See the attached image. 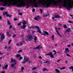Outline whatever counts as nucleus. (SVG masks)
<instances>
[{"instance_id": "864d4df0", "label": "nucleus", "mask_w": 73, "mask_h": 73, "mask_svg": "<svg viewBox=\"0 0 73 73\" xmlns=\"http://www.w3.org/2000/svg\"><path fill=\"white\" fill-rule=\"evenodd\" d=\"M21 69L22 70H24V67H22L21 68Z\"/></svg>"}, {"instance_id": "e433bc0d", "label": "nucleus", "mask_w": 73, "mask_h": 73, "mask_svg": "<svg viewBox=\"0 0 73 73\" xmlns=\"http://www.w3.org/2000/svg\"><path fill=\"white\" fill-rule=\"evenodd\" d=\"M16 45H17V46H20V45L19 43H17L16 44Z\"/></svg>"}, {"instance_id": "f3484780", "label": "nucleus", "mask_w": 73, "mask_h": 73, "mask_svg": "<svg viewBox=\"0 0 73 73\" xmlns=\"http://www.w3.org/2000/svg\"><path fill=\"white\" fill-rule=\"evenodd\" d=\"M54 17L55 18H56L57 19H58V18H61V17L58 15H55V16Z\"/></svg>"}, {"instance_id": "e2e57ef3", "label": "nucleus", "mask_w": 73, "mask_h": 73, "mask_svg": "<svg viewBox=\"0 0 73 73\" xmlns=\"http://www.w3.org/2000/svg\"><path fill=\"white\" fill-rule=\"evenodd\" d=\"M61 61L60 60H58V61H57V62H59V61Z\"/></svg>"}, {"instance_id": "4c0bfd02", "label": "nucleus", "mask_w": 73, "mask_h": 73, "mask_svg": "<svg viewBox=\"0 0 73 73\" xmlns=\"http://www.w3.org/2000/svg\"><path fill=\"white\" fill-rule=\"evenodd\" d=\"M20 46H21V45H22L23 44V42H21L20 43Z\"/></svg>"}, {"instance_id": "aec40b11", "label": "nucleus", "mask_w": 73, "mask_h": 73, "mask_svg": "<svg viewBox=\"0 0 73 73\" xmlns=\"http://www.w3.org/2000/svg\"><path fill=\"white\" fill-rule=\"evenodd\" d=\"M43 32L44 33L45 35H49V33H48L47 32H46V31H43Z\"/></svg>"}, {"instance_id": "4468645a", "label": "nucleus", "mask_w": 73, "mask_h": 73, "mask_svg": "<svg viewBox=\"0 0 73 73\" xmlns=\"http://www.w3.org/2000/svg\"><path fill=\"white\" fill-rule=\"evenodd\" d=\"M16 62L14 63V64H11V66L13 68L15 66V65H16Z\"/></svg>"}, {"instance_id": "f704fd0d", "label": "nucleus", "mask_w": 73, "mask_h": 73, "mask_svg": "<svg viewBox=\"0 0 73 73\" xmlns=\"http://www.w3.org/2000/svg\"><path fill=\"white\" fill-rule=\"evenodd\" d=\"M35 28V26L34 27V26H33V27H29V28L30 29H31V28Z\"/></svg>"}, {"instance_id": "3c124183", "label": "nucleus", "mask_w": 73, "mask_h": 73, "mask_svg": "<svg viewBox=\"0 0 73 73\" xmlns=\"http://www.w3.org/2000/svg\"><path fill=\"white\" fill-rule=\"evenodd\" d=\"M47 62H48V61H47L46 62H44V64H46V63H47Z\"/></svg>"}, {"instance_id": "37998d69", "label": "nucleus", "mask_w": 73, "mask_h": 73, "mask_svg": "<svg viewBox=\"0 0 73 73\" xmlns=\"http://www.w3.org/2000/svg\"><path fill=\"white\" fill-rule=\"evenodd\" d=\"M70 46H71V44H68L67 45V46H68V47H70Z\"/></svg>"}, {"instance_id": "4d7b16f0", "label": "nucleus", "mask_w": 73, "mask_h": 73, "mask_svg": "<svg viewBox=\"0 0 73 73\" xmlns=\"http://www.w3.org/2000/svg\"><path fill=\"white\" fill-rule=\"evenodd\" d=\"M47 64L48 65H50V62H49V61H48V62Z\"/></svg>"}, {"instance_id": "8fccbe9b", "label": "nucleus", "mask_w": 73, "mask_h": 73, "mask_svg": "<svg viewBox=\"0 0 73 73\" xmlns=\"http://www.w3.org/2000/svg\"><path fill=\"white\" fill-rule=\"evenodd\" d=\"M41 35H43V36H45V34L44 33H42L41 34Z\"/></svg>"}, {"instance_id": "052dcab7", "label": "nucleus", "mask_w": 73, "mask_h": 73, "mask_svg": "<svg viewBox=\"0 0 73 73\" xmlns=\"http://www.w3.org/2000/svg\"><path fill=\"white\" fill-rule=\"evenodd\" d=\"M0 19L2 20V17L1 16H0Z\"/></svg>"}, {"instance_id": "7c9ffc66", "label": "nucleus", "mask_w": 73, "mask_h": 73, "mask_svg": "<svg viewBox=\"0 0 73 73\" xmlns=\"http://www.w3.org/2000/svg\"><path fill=\"white\" fill-rule=\"evenodd\" d=\"M7 24L8 25H11V23H10V22L9 21H7Z\"/></svg>"}, {"instance_id": "a878e982", "label": "nucleus", "mask_w": 73, "mask_h": 73, "mask_svg": "<svg viewBox=\"0 0 73 73\" xmlns=\"http://www.w3.org/2000/svg\"><path fill=\"white\" fill-rule=\"evenodd\" d=\"M40 48H41V47H40V46H38L36 48V49H40Z\"/></svg>"}, {"instance_id": "2eb2a0df", "label": "nucleus", "mask_w": 73, "mask_h": 73, "mask_svg": "<svg viewBox=\"0 0 73 73\" xmlns=\"http://www.w3.org/2000/svg\"><path fill=\"white\" fill-rule=\"evenodd\" d=\"M71 31V30H70V28H68L67 29L66 31V32H70Z\"/></svg>"}, {"instance_id": "ddd939ff", "label": "nucleus", "mask_w": 73, "mask_h": 73, "mask_svg": "<svg viewBox=\"0 0 73 73\" xmlns=\"http://www.w3.org/2000/svg\"><path fill=\"white\" fill-rule=\"evenodd\" d=\"M28 38L29 40H31V39H32L33 38H32V37L31 35H29L28 37Z\"/></svg>"}, {"instance_id": "09e8293b", "label": "nucleus", "mask_w": 73, "mask_h": 73, "mask_svg": "<svg viewBox=\"0 0 73 73\" xmlns=\"http://www.w3.org/2000/svg\"><path fill=\"white\" fill-rule=\"evenodd\" d=\"M22 50H19V51L18 52V53H20V52H22Z\"/></svg>"}, {"instance_id": "774afa93", "label": "nucleus", "mask_w": 73, "mask_h": 73, "mask_svg": "<svg viewBox=\"0 0 73 73\" xmlns=\"http://www.w3.org/2000/svg\"><path fill=\"white\" fill-rule=\"evenodd\" d=\"M5 71H3V72H2L1 73H5Z\"/></svg>"}, {"instance_id": "9d476101", "label": "nucleus", "mask_w": 73, "mask_h": 73, "mask_svg": "<svg viewBox=\"0 0 73 73\" xmlns=\"http://www.w3.org/2000/svg\"><path fill=\"white\" fill-rule=\"evenodd\" d=\"M47 14L43 15V17H46V16H49L50 15V14H49L48 12H47Z\"/></svg>"}, {"instance_id": "0e129e2a", "label": "nucleus", "mask_w": 73, "mask_h": 73, "mask_svg": "<svg viewBox=\"0 0 73 73\" xmlns=\"http://www.w3.org/2000/svg\"><path fill=\"white\" fill-rule=\"evenodd\" d=\"M39 58H42V57L41 56H39L38 57Z\"/></svg>"}, {"instance_id": "bb28decb", "label": "nucleus", "mask_w": 73, "mask_h": 73, "mask_svg": "<svg viewBox=\"0 0 73 73\" xmlns=\"http://www.w3.org/2000/svg\"><path fill=\"white\" fill-rule=\"evenodd\" d=\"M37 32L39 33H40V34H41V31H40V29H38L37 31Z\"/></svg>"}, {"instance_id": "69168bd1", "label": "nucleus", "mask_w": 73, "mask_h": 73, "mask_svg": "<svg viewBox=\"0 0 73 73\" xmlns=\"http://www.w3.org/2000/svg\"><path fill=\"white\" fill-rule=\"evenodd\" d=\"M4 54V53H3L0 52V54Z\"/></svg>"}, {"instance_id": "a211bd4d", "label": "nucleus", "mask_w": 73, "mask_h": 73, "mask_svg": "<svg viewBox=\"0 0 73 73\" xmlns=\"http://www.w3.org/2000/svg\"><path fill=\"white\" fill-rule=\"evenodd\" d=\"M55 70V71H56V72H57V73H60V71L56 69Z\"/></svg>"}, {"instance_id": "680f3d73", "label": "nucleus", "mask_w": 73, "mask_h": 73, "mask_svg": "<svg viewBox=\"0 0 73 73\" xmlns=\"http://www.w3.org/2000/svg\"><path fill=\"white\" fill-rule=\"evenodd\" d=\"M16 36V35H14L13 36V37H15Z\"/></svg>"}, {"instance_id": "4be33fe9", "label": "nucleus", "mask_w": 73, "mask_h": 73, "mask_svg": "<svg viewBox=\"0 0 73 73\" xmlns=\"http://www.w3.org/2000/svg\"><path fill=\"white\" fill-rule=\"evenodd\" d=\"M54 35H52L51 36V38L52 40H54Z\"/></svg>"}, {"instance_id": "2f4dec72", "label": "nucleus", "mask_w": 73, "mask_h": 73, "mask_svg": "<svg viewBox=\"0 0 73 73\" xmlns=\"http://www.w3.org/2000/svg\"><path fill=\"white\" fill-rule=\"evenodd\" d=\"M43 71H46V70H47V71L48 70L46 69V68H43Z\"/></svg>"}, {"instance_id": "393cba45", "label": "nucleus", "mask_w": 73, "mask_h": 73, "mask_svg": "<svg viewBox=\"0 0 73 73\" xmlns=\"http://www.w3.org/2000/svg\"><path fill=\"white\" fill-rule=\"evenodd\" d=\"M69 69H72V71H73V66L69 67Z\"/></svg>"}, {"instance_id": "f8f14e48", "label": "nucleus", "mask_w": 73, "mask_h": 73, "mask_svg": "<svg viewBox=\"0 0 73 73\" xmlns=\"http://www.w3.org/2000/svg\"><path fill=\"white\" fill-rule=\"evenodd\" d=\"M37 36H35L34 38V42L35 43L37 42V41H36L37 40Z\"/></svg>"}, {"instance_id": "412c9836", "label": "nucleus", "mask_w": 73, "mask_h": 73, "mask_svg": "<svg viewBox=\"0 0 73 73\" xmlns=\"http://www.w3.org/2000/svg\"><path fill=\"white\" fill-rule=\"evenodd\" d=\"M56 32H57V33L58 35L59 36H60V37H62V36L60 34V33H59L58 32V31H57V30H56Z\"/></svg>"}, {"instance_id": "c85d7f7f", "label": "nucleus", "mask_w": 73, "mask_h": 73, "mask_svg": "<svg viewBox=\"0 0 73 73\" xmlns=\"http://www.w3.org/2000/svg\"><path fill=\"white\" fill-rule=\"evenodd\" d=\"M59 5H60V7H59V8H62V5L61 4H60Z\"/></svg>"}, {"instance_id": "c756f323", "label": "nucleus", "mask_w": 73, "mask_h": 73, "mask_svg": "<svg viewBox=\"0 0 73 73\" xmlns=\"http://www.w3.org/2000/svg\"><path fill=\"white\" fill-rule=\"evenodd\" d=\"M63 27L64 28H65V29L67 28V26L66 25H64Z\"/></svg>"}, {"instance_id": "9b49d317", "label": "nucleus", "mask_w": 73, "mask_h": 73, "mask_svg": "<svg viewBox=\"0 0 73 73\" xmlns=\"http://www.w3.org/2000/svg\"><path fill=\"white\" fill-rule=\"evenodd\" d=\"M65 53H67V52H69V49L68 48H66L65 49Z\"/></svg>"}, {"instance_id": "49530a36", "label": "nucleus", "mask_w": 73, "mask_h": 73, "mask_svg": "<svg viewBox=\"0 0 73 73\" xmlns=\"http://www.w3.org/2000/svg\"><path fill=\"white\" fill-rule=\"evenodd\" d=\"M40 13H42V9H40Z\"/></svg>"}, {"instance_id": "20e7f679", "label": "nucleus", "mask_w": 73, "mask_h": 73, "mask_svg": "<svg viewBox=\"0 0 73 73\" xmlns=\"http://www.w3.org/2000/svg\"><path fill=\"white\" fill-rule=\"evenodd\" d=\"M27 23V22L25 21H24L23 22V25L21 27L22 29H25V28L26 27V26L25 25V24Z\"/></svg>"}, {"instance_id": "423d86ee", "label": "nucleus", "mask_w": 73, "mask_h": 73, "mask_svg": "<svg viewBox=\"0 0 73 73\" xmlns=\"http://www.w3.org/2000/svg\"><path fill=\"white\" fill-rule=\"evenodd\" d=\"M5 38V35H4V34L3 33L1 35V37L0 38L1 40H4V39Z\"/></svg>"}, {"instance_id": "cd10ccee", "label": "nucleus", "mask_w": 73, "mask_h": 73, "mask_svg": "<svg viewBox=\"0 0 73 73\" xmlns=\"http://www.w3.org/2000/svg\"><path fill=\"white\" fill-rule=\"evenodd\" d=\"M11 41H12V40H9V42H8V44H11Z\"/></svg>"}, {"instance_id": "f257e3e1", "label": "nucleus", "mask_w": 73, "mask_h": 73, "mask_svg": "<svg viewBox=\"0 0 73 73\" xmlns=\"http://www.w3.org/2000/svg\"><path fill=\"white\" fill-rule=\"evenodd\" d=\"M37 0H34L33 2V4L35 7H38L39 4H42L44 7H49V5L53 4L56 5L57 3H61L62 0H38V3L36 2Z\"/></svg>"}, {"instance_id": "0eeeda50", "label": "nucleus", "mask_w": 73, "mask_h": 73, "mask_svg": "<svg viewBox=\"0 0 73 73\" xmlns=\"http://www.w3.org/2000/svg\"><path fill=\"white\" fill-rule=\"evenodd\" d=\"M16 56L17 57H19V58L20 59V60H22V59L23 58V57L21 56V55L19 54H17Z\"/></svg>"}, {"instance_id": "603ef678", "label": "nucleus", "mask_w": 73, "mask_h": 73, "mask_svg": "<svg viewBox=\"0 0 73 73\" xmlns=\"http://www.w3.org/2000/svg\"><path fill=\"white\" fill-rule=\"evenodd\" d=\"M29 8V6L28 5L27 7H26V8Z\"/></svg>"}, {"instance_id": "13d9d810", "label": "nucleus", "mask_w": 73, "mask_h": 73, "mask_svg": "<svg viewBox=\"0 0 73 73\" xmlns=\"http://www.w3.org/2000/svg\"><path fill=\"white\" fill-rule=\"evenodd\" d=\"M33 12H34L35 11V9H33L32 10Z\"/></svg>"}, {"instance_id": "338daca9", "label": "nucleus", "mask_w": 73, "mask_h": 73, "mask_svg": "<svg viewBox=\"0 0 73 73\" xmlns=\"http://www.w3.org/2000/svg\"><path fill=\"white\" fill-rule=\"evenodd\" d=\"M70 16L71 17H73V15H71V14H70Z\"/></svg>"}, {"instance_id": "c03bdc74", "label": "nucleus", "mask_w": 73, "mask_h": 73, "mask_svg": "<svg viewBox=\"0 0 73 73\" xmlns=\"http://www.w3.org/2000/svg\"><path fill=\"white\" fill-rule=\"evenodd\" d=\"M37 69V68L36 67H34L33 68V70H34L35 69Z\"/></svg>"}, {"instance_id": "79ce46f5", "label": "nucleus", "mask_w": 73, "mask_h": 73, "mask_svg": "<svg viewBox=\"0 0 73 73\" xmlns=\"http://www.w3.org/2000/svg\"><path fill=\"white\" fill-rule=\"evenodd\" d=\"M66 56H69V57H70V55H69V54H66Z\"/></svg>"}, {"instance_id": "a18cd8bd", "label": "nucleus", "mask_w": 73, "mask_h": 73, "mask_svg": "<svg viewBox=\"0 0 73 73\" xmlns=\"http://www.w3.org/2000/svg\"><path fill=\"white\" fill-rule=\"evenodd\" d=\"M31 1H32L31 0H28V2L29 3H31Z\"/></svg>"}, {"instance_id": "de8ad7c7", "label": "nucleus", "mask_w": 73, "mask_h": 73, "mask_svg": "<svg viewBox=\"0 0 73 73\" xmlns=\"http://www.w3.org/2000/svg\"><path fill=\"white\" fill-rule=\"evenodd\" d=\"M58 25H59V26H61V25H62V24L59 23L58 24Z\"/></svg>"}, {"instance_id": "a19ab883", "label": "nucleus", "mask_w": 73, "mask_h": 73, "mask_svg": "<svg viewBox=\"0 0 73 73\" xmlns=\"http://www.w3.org/2000/svg\"><path fill=\"white\" fill-rule=\"evenodd\" d=\"M9 50H11V49H12V47H9Z\"/></svg>"}, {"instance_id": "5701e85b", "label": "nucleus", "mask_w": 73, "mask_h": 73, "mask_svg": "<svg viewBox=\"0 0 73 73\" xmlns=\"http://www.w3.org/2000/svg\"><path fill=\"white\" fill-rule=\"evenodd\" d=\"M12 16L11 15H10L9 14H7L6 15V17H11Z\"/></svg>"}, {"instance_id": "b1692460", "label": "nucleus", "mask_w": 73, "mask_h": 73, "mask_svg": "<svg viewBox=\"0 0 73 73\" xmlns=\"http://www.w3.org/2000/svg\"><path fill=\"white\" fill-rule=\"evenodd\" d=\"M35 28H36V29H37L38 30V29H40V27L38 26H35Z\"/></svg>"}, {"instance_id": "1a4fd4ad", "label": "nucleus", "mask_w": 73, "mask_h": 73, "mask_svg": "<svg viewBox=\"0 0 73 73\" xmlns=\"http://www.w3.org/2000/svg\"><path fill=\"white\" fill-rule=\"evenodd\" d=\"M40 19V17L39 16H37L35 17L34 19L36 20H38V19Z\"/></svg>"}, {"instance_id": "39448f33", "label": "nucleus", "mask_w": 73, "mask_h": 73, "mask_svg": "<svg viewBox=\"0 0 73 73\" xmlns=\"http://www.w3.org/2000/svg\"><path fill=\"white\" fill-rule=\"evenodd\" d=\"M24 59L25 60V61L23 62V63H25L27 61H28V58H27L26 56L24 57Z\"/></svg>"}, {"instance_id": "ea45409f", "label": "nucleus", "mask_w": 73, "mask_h": 73, "mask_svg": "<svg viewBox=\"0 0 73 73\" xmlns=\"http://www.w3.org/2000/svg\"><path fill=\"white\" fill-rule=\"evenodd\" d=\"M68 22L70 23H72V24L73 23V22H72L70 21H68Z\"/></svg>"}, {"instance_id": "dca6fc26", "label": "nucleus", "mask_w": 73, "mask_h": 73, "mask_svg": "<svg viewBox=\"0 0 73 73\" xmlns=\"http://www.w3.org/2000/svg\"><path fill=\"white\" fill-rule=\"evenodd\" d=\"M8 65H6L5 66H4V67H3L2 68L3 69H4L5 68V69H7L8 68Z\"/></svg>"}, {"instance_id": "6ab92c4d", "label": "nucleus", "mask_w": 73, "mask_h": 73, "mask_svg": "<svg viewBox=\"0 0 73 73\" xmlns=\"http://www.w3.org/2000/svg\"><path fill=\"white\" fill-rule=\"evenodd\" d=\"M7 34L8 36L9 37H10L11 35V34H9V32H7Z\"/></svg>"}, {"instance_id": "6e6d98bb", "label": "nucleus", "mask_w": 73, "mask_h": 73, "mask_svg": "<svg viewBox=\"0 0 73 73\" xmlns=\"http://www.w3.org/2000/svg\"><path fill=\"white\" fill-rule=\"evenodd\" d=\"M18 20V19L15 18H14V20H15V21H16V20Z\"/></svg>"}, {"instance_id": "58836bf2", "label": "nucleus", "mask_w": 73, "mask_h": 73, "mask_svg": "<svg viewBox=\"0 0 73 73\" xmlns=\"http://www.w3.org/2000/svg\"><path fill=\"white\" fill-rule=\"evenodd\" d=\"M18 15H23V13H18Z\"/></svg>"}, {"instance_id": "6e6552de", "label": "nucleus", "mask_w": 73, "mask_h": 73, "mask_svg": "<svg viewBox=\"0 0 73 73\" xmlns=\"http://www.w3.org/2000/svg\"><path fill=\"white\" fill-rule=\"evenodd\" d=\"M11 62H16V60L15 59H13V58H12L11 59Z\"/></svg>"}, {"instance_id": "c9c22d12", "label": "nucleus", "mask_w": 73, "mask_h": 73, "mask_svg": "<svg viewBox=\"0 0 73 73\" xmlns=\"http://www.w3.org/2000/svg\"><path fill=\"white\" fill-rule=\"evenodd\" d=\"M12 28V26L11 25H10V26L9 27V29H11V28Z\"/></svg>"}, {"instance_id": "5fc2aeb1", "label": "nucleus", "mask_w": 73, "mask_h": 73, "mask_svg": "<svg viewBox=\"0 0 73 73\" xmlns=\"http://www.w3.org/2000/svg\"><path fill=\"white\" fill-rule=\"evenodd\" d=\"M18 25L20 26L21 25V23H19L18 24Z\"/></svg>"}, {"instance_id": "7ed1b4c3", "label": "nucleus", "mask_w": 73, "mask_h": 73, "mask_svg": "<svg viewBox=\"0 0 73 73\" xmlns=\"http://www.w3.org/2000/svg\"><path fill=\"white\" fill-rule=\"evenodd\" d=\"M45 55H49V56H50V57H51V58H54V55H53V54H52V52H49V53L46 54H45Z\"/></svg>"}, {"instance_id": "473e14b6", "label": "nucleus", "mask_w": 73, "mask_h": 73, "mask_svg": "<svg viewBox=\"0 0 73 73\" xmlns=\"http://www.w3.org/2000/svg\"><path fill=\"white\" fill-rule=\"evenodd\" d=\"M7 14H8V13H7V12H6L3 13V15H7Z\"/></svg>"}, {"instance_id": "72a5a7b5", "label": "nucleus", "mask_w": 73, "mask_h": 73, "mask_svg": "<svg viewBox=\"0 0 73 73\" xmlns=\"http://www.w3.org/2000/svg\"><path fill=\"white\" fill-rule=\"evenodd\" d=\"M65 68H66V67H63L62 68H60V69H61V70L65 69Z\"/></svg>"}, {"instance_id": "bf43d9fd", "label": "nucleus", "mask_w": 73, "mask_h": 73, "mask_svg": "<svg viewBox=\"0 0 73 73\" xmlns=\"http://www.w3.org/2000/svg\"><path fill=\"white\" fill-rule=\"evenodd\" d=\"M5 49H7V46H5Z\"/></svg>"}, {"instance_id": "f03ea898", "label": "nucleus", "mask_w": 73, "mask_h": 73, "mask_svg": "<svg viewBox=\"0 0 73 73\" xmlns=\"http://www.w3.org/2000/svg\"><path fill=\"white\" fill-rule=\"evenodd\" d=\"M63 6L64 7H67L66 8L67 9H70L72 8V6H71V5L67 4L65 3H64L63 4ZM67 6H68L67 7Z\"/></svg>"}]
</instances>
